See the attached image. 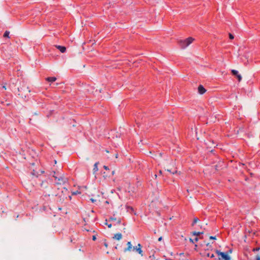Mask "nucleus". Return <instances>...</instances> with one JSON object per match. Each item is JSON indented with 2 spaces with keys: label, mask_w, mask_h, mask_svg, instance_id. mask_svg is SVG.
I'll return each instance as SVG.
<instances>
[{
  "label": "nucleus",
  "mask_w": 260,
  "mask_h": 260,
  "mask_svg": "<svg viewBox=\"0 0 260 260\" xmlns=\"http://www.w3.org/2000/svg\"><path fill=\"white\" fill-rule=\"evenodd\" d=\"M21 87L17 88V90L19 92L18 95L21 98H24L26 97V94L30 92L28 90V87L24 82H22L21 84Z\"/></svg>",
  "instance_id": "f257e3e1"
},
{
  "label": "nucleus",
  "mask_w": 260,
  "mask_h": 260,
  "mask_svg": "<svg viewBox=\"0 0 260 260\" xmlns=\"http://www.w3.org/2000/svg\"><path fill=\"white\" fill-rule=\"evenodd\" d=\"M193 41H194V39L190 37L184 40H179L178 41V44L182 48L184 49L191 44Z\"/></svg>",
  "instance_id": "f03ea898"
},
{
  "label": "nucleus",
  "mask_w": 260,
  "mask_h": 260,
  "mask_svg": "<svg viewBox=\"0 0 260 260\" xmlns=\"http://www.w3.org/2000/svg\"><path fill=\"white\" fill-rule=\"evenodd\" d=\"M216 253L218 255L219 257L218 259L219 260H231L230 256L228 255V253L220 252V251L216 250L215 251Z\"/></svg>",
  "instance_id": "7ed1b4c3"
},
{
  "label": "nucleus",
  "mask_w": 260,
  "mask_h": 260,
  "mask_svg": "<svg viewBox=\"0 0 260 260\" xmlns=\"http://www.w3.org/2000/svg\"><path fill=\"white\" fill-rule=\"evenodd\" d=\"M56 180H57L58 182H57V184H63L66 183L68 181V179L64 177H57L56 176H53Z\"/></svg>",
  "instance_id": "20e7f679"
},
{
  "label": "nucleus",
  "mask_w": 260,
  "mask_h": 260,
  "mask_svg": "<svg viewBox=\"0 0 260 260\" xmlns=\"http://www.w3.org/2000/svg\"><path fill=\"white\" fill-rule=\"evenodd\" d=\"M134 250H135L141 256H143V250H142V246L140 244H138L137 246L133 247Z\"/></svg>",
  "instance_id": "39448f33"
},
{
  "label": "nucleus",
  "mask_w": 260,
  "mask_h": 260,
  "mask_svg": "<svg viewBox=\"0 0 260 260\" xmlns=\"http://www.w3.org/2000/svg\"><path fill=\"white\" fill-rule=\"evenodd\" d=\"M225 167L224 162L222 161H220L218 164L214 166L215 170L217 171L222 169Z\"/></svg>",
  "instance_id": "423d86ee"
},
{
  "label": "nucleus",
  "mask_w": 260,
  "mask_h": 260,
  "mask_svg": "<svg viewBox=\"0 0 260 260\" xmlns=\"http://www.w3.org/2000/svg\"><path fill=\"white\" fill-rule=\"evenodd\" d=\"M198 92L200 94H203L206 92V89L203 87L202 85H200L198 88Z\"/></svg>",
  "instance_id": "0eeeda50"
},
{
  "label": "nucleus",
  "mask_w": 260,
  "mask_h": 260,
  "mask_svg": "<svg viewBox=\"0 0 260 260\" xmlns=\"http://www.w3.org/2000/svg\"><path fill=\"white\" fill-rule=\"evenodd\" d=\"M127 247L124 249V252H126L127 251H131L133 246L131 242H128L126 244Z\"/></svg>",
  "instance_id": "6e6552de"
},
{
  "label": "nucleus",
  "mask_w": 260,
  "mask_h": 260,
  "mask_svg": "<svg viewBox=\"0 0 260 260\" xmlns=\"http://www.w3.org/2000/svg\"><path fill=\"white\" fill-rule=\"evenodd\" d=\"M113 238L117 240H120L122 239V235L120 233H117L114 235Z\"/></svg>",
  "instance_id": "1a4fd4ad"
},
{
  "label": "nucleus",
  "mask_w": 260,
  "mask_h": 260,
  "mask_svg": "<svg viewBox=\"0 0 260 260\" xmlns=\"http://www.w3.org/2000/svg\"><path fill=\"white\" fill-rule=\"evenodd\" d=\"M109 220L117 221V222L118 224H120L121 223V219L120 218L117 219L116 218L111 217L109 218Z\"/></svg>",
  "instance_id": "9d476101"
},
{
  "label": "nucleus",
  "mask_w": 260,
  "mask_h": 260,
  "mask_svg": "<svg viewBox=\"0 0 260 260\" xmlns=\"http://www.w3.org/2000/svg\"><path fill=\"white\" fill-rule=\"evenodd\" d=\"M99 164V162H96L94 164L93 169V173L94 174L98 171V165Z\"/></svg>",
  "instance_id": "9b49d317"
},
{
  "label": "nucleus",
  "mask_w": 260,
  "mask_h": 260,
  "mask_svg": "<svg viewBox=\"0 0 260 260\" xmlns=\"http://www.w3.org/2000/svg\"><path fill=\"white\" fill-rule=\"evenodd\" d=\"M56 77H48L46 78L47 81H48V82H54L56 81Z\"/></svg>",
  "instance_id": "f8f14e48"
},
{
  "label": "nucleus",
  "mask_w": 260,
  "mask_h": 260,
  "mask_svg": "<svg viewBox=\"0 0 260 260\" xmlns=\"http://www.w3.org/2000/svg\"><path fill=\"white\" fill-rule=\"evenodd\" d=\"M47 182L46 181H43L41 184V186L43 188H47Z\"/></svg>",
  "instance_id": "ddd939ff"
},
{
  "label": "nucleus",
  "mask_w": 260,
  "mask_h": 260,
  "mask_svg": "<svg viewBox=\"0 0 260 260\" xmlns=\"http://www.w3.org/2000/svg\"><path fill=\"white\" fill-rule=\"evenodd\" d=\"M9 35H10V31H8V30H6L5 31L4 34V38H9Z\"/></svg>",
  "instance_id": "4468645a"
},
{
  "label": "nucleus",
  "mask_w": 260,
  "mask_h": 260,
  "mask_svg": "<svg viewBox=\"0 0 260 260\" xmlns=\"http://www.w3.org/2000/svg\"><path fill=\"white\" fill-rule=\"evenodd\" d=\"M204 233V232H192V235H194V236H199L200 234H202Z\"/></svg>",
  "instance_id": "2eb2a0df"
},
{
  "label": "nucleus",
  "mask_w": 260,
  "mask_h": 260,
  "mask_svg": "<svg viewBox=\"0 0 260 260\" xmlns=\"http://www.w3.org/2000/svg\"><path fill=\"white\" fill-rule=\"evenodd\" d=\"M199 221V219L197 217H195L193 219V221L191 224L192 226H193L195 223H197Z\"/></svg>",
  "instance_id": "dca6fc26"
},
{
  "label": "nucleus",
  "mask_w": 260,
  "mask_h": 260,
  "mask_svg": "<svg viewBox=\"0 0 260 260\" xmlns=\"http://www.w3.org/2000/svg\"><path fill=\"white\" fill-rule=\"evenodd\" d=\"M232 74L237 76L239 74H238V72L237 71V70H232Z\"/></svg>",
  "instance_id": "f3484780"
},
{
  "label": "nucleus",
  "mask_w": 260,
  "mask_h": 260,
  "mask_svg": "<svg viewBox=\"0 0 260 260\" xmlns=\"http://www.w3.org/2000/svg\"><path fill=\"white\" fill-rule=\"evenodd\" d=\"M31 174L34 176H38L39 174V173L38 172H36L34 170H33V171L31 173Z\"/></svg>",
  "instance_id": "a211bd4d"
},
{
  "label": "nucleus",
  "mask_w": 260,
  "mask_h": 260,
  "mask_svg": "<svg viewBox=\"0 0 260 260\" xmlns=\"http://www.w3.org/2000/svg\"><path fill=\"white\" fill-rule=\"evenodd\" d=\"M55 47L57 49H66V47L60 45H56Z\"/></svg>",
  "instance_id": "6ab92c4d"
},
{
  "label": "nucleus",
  "mask_w": 260,
  "mask_h": 260,
  "mask_svg": "<svg viewBox=\"0 0 260 260\" xmlns=\"http://www.w3.org/2000/svg\"><path fill=\"white\" fill-rule=\"evenodd\" d=\"M166 171H167L168 172H169L170 173H172L173 174H176L177 173V171H175L174 172H172L171 171V169H166Z\"/></svg>",
  "instance_id": "aec40b11"
},
{
  "label": "nucleus",
  "mask_w": 260,
  "mask_h": 260,
  "mask_svg": "<svg viewBox=\"0 0 260 260\" xmlns=\"http://www.w3.org/2000/svg\"><path fill=\"white\" fill-rule=\"evenodd\" d=\"M207 256L210 257L211 258H213V257H215V255H214V254H210V253H207Z\"/></svg>",
  "instance_id": "412c9836"
},
{
  "label": "nucleus",
  "mask_w": 260,
  "mask_h": 260,
  "mask_svg": "<svg viewBox=\"0 0 260 260\" xmlns=\"http://www.w3.org/2000/svg\"><path fill=\"white\" fill-rule=\"evenodd\" d=\"M236 77H237L239 81H241L242 80V76L240 74H238Z\"/></svg>",
  "instance_id": "4be33fe9"
},
{
  "label": "nucleus",
  "mask_w": 260,
  "mask_h": 260,
  "mask_svg": "<svg viewBox=\"0 0 260 260\" xmlns=\"http://www.w3.org/2000/svg\"><path fill=\"white\" fill-rule=\"evenodd\" d=\"M209 239H211V240H216V236H210L209 237Z\"/></svg>",
  "instance_id": "5701e85b"
},
{
  "label": "nucleus",
  "mask_w": 260,
  "mask_h": 260,
  "mask_svg": "<svg viewBox=\"0 0 260 260\" xmlns=\"http://www.w3.org/2000/svg\"><path fill=\"white\" fill-rule=\"evenodd\" d=\"M229 38L230 39L232 40L234 38V37L233 36V35H232V34H229Z\"/></svg>",
  "instance_id": "b1692460"
},
{
  "label": "nucleus",
  "mask_w": 260,
  "mask_h": 260,
  "mask_svg": "<svg viewBox=\"0 0 260 260\" xmlns=\"http://www.w3.org/2000/svg\"><path fill=\"white\" fill-rule=\"evenodd\" d=\"M256 260H260V254H257L255 257Z\"/></svg>",
  "instance_id": "393cba45"
},
{
  "label": "nucleus",
  "mask_w": 260,
  "mask_h": 260,
  "mask_svg": "<svg viewBox=\"0 0 260 260\" xmlns=\"http://www.w3.org/2000/svg\"><path fill=\"white\" fill-rule=\"evenodd\" d=\"M6 83H4L3 85V88L5 89V90L7 89V87H6Z\"/></svg>",
  "instance_id": "a878e982"
},
{
  "label": "nucleus",
  "mask_w": 260,
  "mask_h": 260,
  "mask_svg": "<svg viewBox=\"0 0 260 260\" xmlns=\"http://www.w3.org/2000/svg\"><path fill=\"white\" fill-rule=\"evenodd\" d=\"M92 240H93V241H95V240L96 239V236H95V235H93V236H92Z\"/></svg>",
  "instance_id": "bb28decb"
},
{
  "label": "nucleus",
  "mask_w": 260,
  "mask_h": 260,
  "mask_svg": "<svg viewBox=\"0 0 260 260\" xmlns=\"http://www.w3.org/2000/svg\"><path fill=\"white\" fill-rule=\"evenodd\" d=\"M90 201H91L92 203H94V202H96V200H95V199H93V198H91V199H90Z\"/></svg>",
  "instance_id": "cd10ccee"
},
{
  "label": "nucleus",
  "mask_w": 260,
  "mask_h": 260,
  "mask_svg": "<svg viewBox=\"0 0 260 260\" xmlns=\"http://www.w3.org/2000/svg\"><path fill=\"white\" fill-rule=\"evenodd\" d=\"M259 249H260L259 247H257L256 248L253 249V251H258L259 250Z\"/></svg>",
  "instance_id": "c85d7f7f"
},
{
  "label": "nucleus",
  "mask_w": 260,
  "mask_h": 260,
  "mask_svg": "<svg viewBox=\"0 0 260 260\" xmlns=\"http://www.w3.org/2000/svg\"><path fill=\"white\" fill-rule=\"evenodd\" d=\"M104 168L105 170H109V168H108L107 166H104Z\"/></svg>",
  "instance_id": "c756f323"
},
{
  "label": "nucleus",
  "mask_w": 260,
  "mask_h": 260,
  "mask_svg": "<svg viewBox=\"0 0 260 260\" xmlns=\"http://www.w3.org/2000/svg\"><path fill=\"white\" fill-rule=\"evenodd\" d=\"M162 237H160L158 238V241H161L162 240Z\"/></svg>",
  "instance_id": "7c9ffc66"
},
{
  "label": "nucleus",
  "mask_w": 260,
  "mask_h": 260,
  "mask_svg": "<svg viewBox=\"0 0 260 260\" xmlns=\"http://www.w3.org/2000/svg\"><path fill=\"white\" fill-rule=\"evenodd\" d=\"M80 193V192H78V191H76V192H73V194H77V193Z\"/></svg>",
  "instance_id": "2f4dec72"
},
{
  "label": "nucleus",
  "mask_w": 260,
  "mask_h": 260,
  "mask_svg": "<svg viewBox=\"0 0 260 260\" xmlns=\"http://www.w3.org/2000/svg\"><path fill=\"white\" fill-rule=\"evenodd\" d=\"M107 225L109 228H111L112 227V224H108Z\"/></svg>",
  "instance_id": "473e14b6"
},
{
  "label": "nucleus",
  "mask_w": 260,
  "mask_h": 260,
  "mask_svg": "<svg viewBox=\"0 0 260 260\" xmlns=\"http://www.w3.org/2000/svg\"><path fill=\"white\" fill-rule=\"evenodd\" d=\"M66 50H60L61 53H64Z\"/></svg>",
  "instance_id": "72a5a7b5"
},
{
  "label": "nucleus",
  "mask_w": 260,
  "mask_h": 260,
  "mask_svg": "<svg viewBox=\"0 0 260 260\" xmlns=\"http://www.w3.org/2000/svg\"><path fill=\"white\" fill-rule=\"evenodd\" d=\"M104 245H105V246L106 247H108V244H107V243H104Z\"/></svg>",
  "instance_id": "f704fd0d"
},
{
  "label": "nucleus",
  "mask_w": 260,
  "mask_h": 260,
  "mask_svg": "<svg viewBox=\"0 0 260 260\" xmlns=\"http://www.w3.org/2000/svg\"><path fill=\"white\" fill-rule=\"evenodd\" d=\"M179 255H180V256L184 255V253H180L179 254Z\"/></svg>",
  "instance_id": "c9c22d12"
},
{
  "label": "nucleus",
  "mask_w": 260,
  "mask_h": 260,
  "mask_svg": "<svg viewBox=\"0 0 260 260\" xmlns=\"http://www.w3.org/2000/svg\"><path fill=\"white\" fill-rule=\"evenodd\" d=\"M194 239H195L196 242H197L199 240L198 238H197V237H196Z\"/></svg>",
  "instance_id": "e433bc0d"
},
{
  "label": "nucleus",
  "mask_w": 260,
  "mask_h": 260,
  "mask_svg": "<svg viewBox=\"0 0 260 260\" xmlns=\"http://www.w3.org/2000/svg\"><path fill=\"white\" fill-rule=\"evenodd\" d=\"M189 240H190V241L191 243H194V241H193V240L192 239H189Z\"/></svg>",
  "instance_id": "4c0bfd02"
},
{
  "label": "nucleus",
  "mask_w": 260,
  "mask_h": 260,
  "mask_svg": "<svg viewBox=\"0 0 260 260\" xmlns=\"http://www.w3.org/2000/svg\"><path fill=\"white\" fill-rule=\"evenodd\" d=\"M159 156L160 157H161V156H162V153H159Z\"/></svg>",
  "instance_id": "58836bf2"
},
{
  "label": "nucleus",
  "mask_w": 260,
  "mask_h": 260,
  "mask_svg": "<svg viewBox=\"0 0 260 260\" xmlns=\"http://www.w3.org/2000/svg\"><path fill=\"white\" fill-rule=\"evenodd\" d=\"M115 174V171L112 172V174L113 175Z\"/></svg>",
  "instance_id": "ea45409f"
},
{
  "label": "nucleus",
  "mask_w": 260,
  "mask_h": 260,
  "mask_svg": "<svg viewBox=\"0 0 260 260\" xmlns=\"http://www.w3.org/2000/svg\"><path fill=\"white\" fill-rule=\"evenodd\" d=\"M118 154H117H117H115V157H116V158H118Z\"/></svg>",
  "instance_id": "a19ab883"
},
{
  "label": "nucleus",
  "mask_w": 260,
  "mask_h": 260,
  "mask_svg": "<svg viewBox=\"0 0 260 260\" xmlns=\"http://www.w3.org/2000/svg\"><path fill=\"white\" fill-rule=\"evenodd\" d=\"M105 224L106 225H108V223H107V220H106V222H105Z\"/></svg>",
  "instance_id": "79ce46f5"
},
{
  "label": "nucleus",
  "mask_w": 260,
  "mask_h": 260,
  "mask_svg": "<svg viewBox=\"0 0 260 260\" xmlns=\"http://www.w3.org/2000/svg\"><path fill=\"white\" fill-rule=\"evenodd\" d=\"M159 174H162V171H161V170H160V171H159Z\"/></svg>",
  "instance_id": "37998d69"
},
{
  "label": "nucleus",
  "mask_w": 260,
  "mask_h": 260,
  "mask_svg": "<svg viewBox=\"0 0 260 260\" xmlns=\"http://www.w3.org/2000/svg\"><path fill=\"white\" fill-rule=\"evenodd\" d=\"M232 250H231V249H230V250H229V253H232Z\"/></svg>",
  "instance_id": "c03bdc74"
},
{
  "label": "nucleus",
  "mask_w": 260,
  "mask_h": 260,
  "mask_svg": "<svg viewBox=\"0 0 260 260\" xmlns=\"http://www.w3.org/2000/svg\"><path fill=\"white\" fill-rule=\"evenodd\" d=\"M41 173L42 174V173H44V171H41Z\"/></svg>",
  "instance_id": "a18cd8bd"
},
{
  "label": "nucleus",
  "mask_w": 260,
  "mask_h": 260,
  "mask_svg": "<svg viewBox=\"0 0 260 260\" xmlns=\"http://www.w3.org/2000/svg\"><path fill=\"white\" fill-rule=\"evenodd\" d=\"M187 192H189V189H187Z\"/></svg>",
  "instance_id": "49530a36"
},
{
  "label": "nucleus",
  "mask_w": 260,
  "mask_h": 260,
  "mask_svg": "<svg viewBox=\"0 0 260 260\" xmlns=\"http://www.w3.org/2000/svg\"><path fill=\"white\" fill-rule=\"evenodd\" d=\"M207 246H209V243H207Z\"/></svg>",
  "instance_id": "de8ad7c7"
},
{
  "label": "nucleus",
  "mask_w": 260,
  "mask_h": 260,
  "mask_svg": "<svg viewBox=\"0 0 260 260\" xmlns=\"http://www.w3.org/2000/svg\"><path fill=\"white\" fill-rule=\"evenodd\" d=\"M106 152H107V153H109V151H108V150H106Z\"/></svg>",
  "instance_id": "09e8293b"
},
{
  "label": "nucleus",
  "mask_w": 260,
  "mask_h": 260,
  "mask_svg": "<svg viewBox=\"0 0 260 260\" xmlns=\"http://www.w3.org/2000/svg\"><path fill=\"white\" fill-rule=\"evenodd\" d=\"M202 227H203V225H201V228H202Z\"/></svg>",
  "instance_id": "8fccbe9b"
}]
</instances>
